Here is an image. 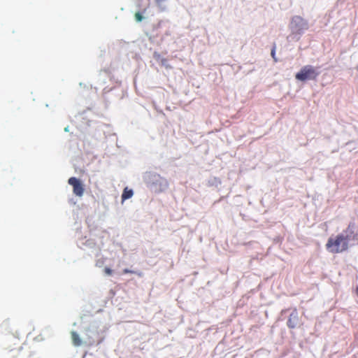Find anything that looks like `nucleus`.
Masks as SVG:
<instances>
[{
    "instance_id": "nucleus-1",
    "label": "nucleus",
    "mask_w": 358,
    "mask_h": 358,
    "mask_svg": "<svg viewBox=\"0 0 358 358\" xmlns=\"http://www.w3.org/2000/svg\"><path fill=\"white\" fill-rule=\"evenodd\" d=\"M356 237L355 226L350 224L348 229L341 234L335 238L331 237L329 238L327 248L333 253L342 252L346 250L349 246L354 245Z\"/></svg>"
},
{
    "instance_id": "nucleus-2",
    "label": "nucleus",
    "mask_w": 358,
    "mask_h": 358,
    "mask_svg": "<svg viewBox=\"0 0 358 358\" xmlns=\"http://www.w3.org/2000/svg\"><path fill=\"white\" fill-rule=\"evenodd\" d=\"M143 180L149 188L155 192H164L169 187L168 180L155 172L145 173Z\"/></svg>"
},
{
    "instance_id": "nucleus-3",
    "label": "nucleus",
    "mask_w": 358,
    "mask_h": 358,
    "mask_svg": "<svg viewBox=\"0 0 358 358\" xmlns=\"http://www.w3.org/2000/svg\"><path fill=\"white\" fill-rule=\"evenodd\" d=\"M289 29L290 34L287 36V40L289 41H298L304 31L308 29V24L301 17L296 15L291 19Z\"/></svg>"
},
{
    "instance_id": "nucleus-4",
    "label": "nucleus",
    "mask_w": 358,
    "mask_h": 358,
    "mask_svg": "<svg viewBox=\"0 0 358 358\" xmlns=\"http://www.w3.org/2000/svg\"><path fill=\"white\" fill-rule=\"evenodd\" d=\"M320 74V67L306 65L295 75V78L301 82L313 80Z\"/></svg>"
},
{
    "instance_id": "nucleus-5",
    "label": "nucleus",
    "mask_w": 358,
    "mask_h": 358,
    "mask_svg": "<svg viewBox=\"0 0 358 358\" xmlns=\"http://www.w3.org/2000/svg\"><path fill=\"white\" fill-rule=\"evenodd\" d=\"M69 184L73 186V193L78 196H82L84 194V188L80 181L75 178L71 177L69 179Z\"/></svg>"
},
{
    "instance_id": "nucleus-6",
    "label": "nucleus",
    "mask_w": 358,
    "mask_h": 358,
    "mask_svg": "<svg viewBox=\"0 0 358 358\" xmlns=\"http://www.w3.org/2000/svg\"><path fill=\"white\" fill-rule=\"evenodd\" d=\"M299 324L300 321L299 318V313L296 310L294 309L289 315L287 321V326L291 329H294L299 326Z\"/></svg>"
},
{
    "instance_id": "nucleus-7",
    "label": "nucleus",
    "mask_w": 358,
    "mask_h": 358,
    "mask_svg": "<svg viewBox=\"0 0 358 358\" xmlns=\"http://www.w3.org/2000/svg\"><path fill=\"white\" fill-rule=\"evenodd\" d=\"M71 339H72V342H73V345L76 346L81 345L82 341H81V339H80L79 335L74 331H72L71 332Z\"/></svg>"
},
{
    "instance_id": "nucleus-8",
    "label": "nucleus",
    "mask_w": 358,
    "mask_h": 358,
    "mask_svg": "<svg viewBox=\"0 0 358 358\" xmlns=\"http://www.w3.org/2000/svg\"><path fill=\"white\" fill-rule=\"evenodd\" d=\"M134 194V192L132 189H129L127 187L124 188L123 193L122 194V200L124 201L128 199H130Z\"/></svg>"
},
{
    "instance_id": "nucleus-9",
    "label": "nucleus",
    "mask_w": 358,
    "mask_h": 358,
    "mask_svg": "<svg viewBox=\"0 0 358 358\" xmlns=\"http://www.w3.org/2000/svg\"><path fill=\"white\" fill-rule=\"evenodd\" d=\"M168 0H155L157 7L161 11H165L167 9V6L166 2Z\"/></svg>"
},
{
    "instance_id": "nucleus-10",
    "label": "nucleus",
    "mask_w": 358,
    "mask_h": 358,
    "mask_svg": "<svg viewBox=\"0 0 358 358\" xmlns=\"http://www.w3.org/2000/svg\"><path fill=\"white\" fill-rule=\"evenodd\" d=\"M134 17H135V20L137 22H141L143 20V15L140 13H138V12L135 13Z\"/></svg>"
},
{
    "instance_id": "nucleus-11",
    "label": "nucleus",
    "mask_w": 358,
    "mask_h": 358,
    "mask_svg": "<svg viewBox=\"0 0 358 358\" xmlns=\"http://www.w3.org/2000/svg\"><path fill=\"white\" fill-rule=\"evenodd\" d=\"M105 273H106V275H110L112 274V270L110 268H105Z\"/></svg>"
},
{
    "instance_id": "nucleus-12",
    "label": "nucleus",
    "mask_w": 358,
    "mask_h": 358,
    "mask_svg": "<svg viewBox=\"0 0 358 358\" xmlns=\"http://www.w3.org/2000/svg\"><path fill=\"white\" fill-rule=\"evenodd\" d=\"M64 131L65 132H68L69 131V127L68 126L64 128Z\"/></svg>"
},
{
    "instance_id": "nucleus-13",
    "label": "nucleus",
    "mask_w": 358,
    "mask_h": 358,
    "mask_svg": "<svg viewBox=\"0 0 358 358\" xmlns=\"http://www.w3.org/2000/svg\"><path fill=\"white\" fill-rule=\"evenodd\" d=\"M124 273H130L131 271L129 270H128V269H124Z\"/></svg>"
},
{
    "instance_id": "nucleus-14",
    "label": "nucleus",
    "mask_w": 358,
    "mask_h": 358,
    "mask_svg": "<svg viewBox=\"0 0 358 358\" xmlns=\"http://www.w3.org/2000/svg\"><path fill=\"white\" fill-rule=\"evenodd\" d=\"M96 266H101L100 263H99V262H97L96 263Z\"/></svg>"
},
{
    "instance_id": "nucleus-15",
    "label": "nucleus",
    "mask_w": 358,
    "mask_h": 358,
    "mask_svg": "<svg viewBox=\"0 0 358 358\" xmlns=\"http://www.w3.org/2000/svg\"><path fill=\"white\" fill-rule=\"evenodd\" d=\"M96 266H101L100 263H99V262H97L96 263Z\"/></svg>"
},
{
    "instance_id": "nucleus-16",
    "label": "nucleus",
    "mask_w": 358,
    "mask_h": 358,
    "mask_svg": "<svg viewBox=\"0 0 358 358\" xmlns=\"http://www.w3.org/2000/svg\"><path fill=\"white\" fill-rule=\"evenodd\" d=\"M271 55L273 56V55H274V51L273 50H272Z\"/></svg>"
},
{
    "instance_id": "nucleus-17",
    "label": "nucleus",
    "mask_w": 358,
    "mask_h": 358,
    "mask_svg": "<svg viewBox=\"0 0 358 358\" xmlns=\"http://www.w3.org/2000/svg\"><path fill=\"white\" fill-rule=\"evenodd\" d=\"M162 64L165 65V61H162Z\"/></svg>"
},
{
    "instance_id": "nucleus-18",
    "label": "nucleus",
    "mask_w": 358,
    "mask_h": 358,
    "mask_svg": "<svg viewBox=\"0 0 358 358\" xmlns=\"http://www.w3.org/2000/svg\"><path fill=\"white\" fill-rule=\"evenodd\" d=\"M356 292H357V294H358V287H357Z\"/></svg>"
}]
</instances>
